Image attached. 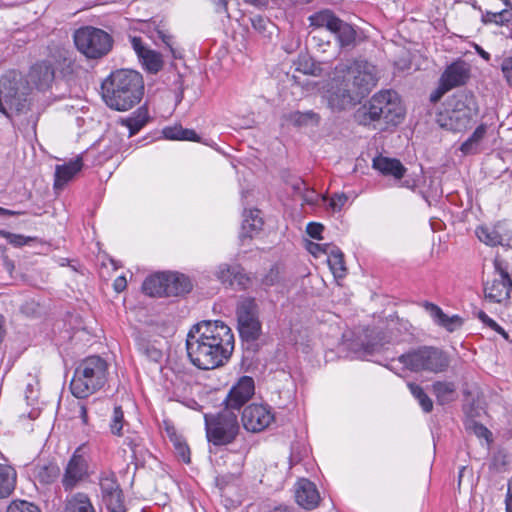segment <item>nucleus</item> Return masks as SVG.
<instances>
[{
  "mask_svg": "<svg viewBox=\"0 0 512 512\" xmlns=\"http://www.w3.org/2000/svg\"><path fill=\"white\" fill-rule=\"evenodd\" d=\"M234 349V335L220 320H204L194 324L186 337V350L191 363L209 370L224 365Z\"/></svg>",
  "mask_w": 512,
  "mask_h": 512,
  "instance_id": "nucleus-1",
  "label": "nucleus"
},
{
  "mask_svg": "<svg viewBox=\"0 0 512 512\" xmlns=\"http://www.w3.org/2000/svg\"><path fill=\"white\" fill-rule=\"evenodd\" d=\"M379 69L371 62L357 59L335 67L324 97L332 109L343 110L366 96L378 83Z\"/></svg>",
  "mask_w": 512,
  "mask_h": 512,
  "instance_id": "nucleus-2",
  "label": "nucleus"
},
{
  "mask_svg": "<svg viewBox=\"0 0 512 512\" xmlns=\"http://www.w3.org/2000/svg\"><path fill=\"white\" fill-rule=\"evenodd\" d=\"M102 99L116 111H128L136 106L144 94L142 75L131 69H119L102 82Z\"/></svg>",
  "mask_w": 512,
  "mask_h": 512,
  "instance_id": "nucleus-3",
  "label": "nucleus"
},
{
  "mask_svg": "<svg viewBox=\"0 0 512 512\" xmlns=\"http://www.w3.org/2000/svg\"><path fill=\"white\" fill-rule=\"evenodd\" d=\"M404 115L405 110L397 92L381 90L356 111L355 118L361 125H369L381 119L386 124L397 125Z\"/></svg>",
  "mask_w": 512,
  "mask_h": 512,
  "instance_id": "nucleus-4",
  "label": "nucleus"
},
{
  "mask_svg": "<svg viewBox=\"0 0 512 512\" xmlns=\"http://www.w3.org/2000/svg\"><path fill=\"white\" fill-rule=\"evenodd\" d=\"M108 374V364L100 356L83 359L76 367L70 382L71 393L83 399L101 389Z\"/></svg>",
  "mask_w": 512,
  "mask_h": 512,
  "instance_id": "nucleus-5",
  "label": "nucleus"
},
{
  "mask_svg": "<svg viewBox=\"0 0 512 512\" xmlns=\"http://www.w3.org/2000/svg\"><path fill=\"white\" fill-rule=\"evenodd\" d=\"M478 113V106L472 94L460 92L448 102L444 113L438 119L441 127L454 132L467 129Z\"/></svg>",
  "mask_w": 512,
  "mask_h": 512,
  "instance_id": "nucleus-6",
  "label": "nucleus"
},
{
  "mask_svg": "<svg viewBox=\"0 0 512 512\" xmlns=\"http://www.w3.org/2000/svg\"><path fill=\"white\" fill-rule=\"evenodd\" d=\"M206 436L216 446L232 443L240 431L237 414L226 408L215 415H204Z\"/></svg>",
  "mask_w": 512,
  "mask_h": 512,
  "instance_id": "nucleus-7",
  "label": "nucleus"
},
{
  "mask_svg": "<svg viewBox=\"0 0 512 512\" xmlns=\"http://www.w3.org/2000/svg\"><path fill=\"white\" fill-rule=\"evenodd\" d=\"M399 361L414 372L428 371L440 373L445 371L450 363L449 357L435 347H421L399 357Z\"/></svg>",
  "mask_w": 512,
  "mask_h": 512,
  "instance_id": "nucleus-8",
  "label": "nucleus"
},
{
  "mask_svg": "<svg viewBox=\"0 0 512 512\" xmlns=\"http://www.w3.org/2000/svg\"><path fill=\"white\" fill-rule=\"evenodd\" d=\"M21 83L15 74H6L0 79V112L11 119L13 114H25L30 110V101L20 91Z\"/></svg>",
  "mask_w": 512,
  "mask_h": 512,
  "instance_id": "nucleus-9",
  "label": "nucleus"
},
{
  "mask_svg": "<svg viewBox=\"0 0 512 512\" xmlns=\"http://www.w3.org/2000/svg\"><path fill=\"white\" fill-rule=\"evenodd\" d=\"M512 293V279L507 266L498 258L494 260L492 279L483 284L484 303L487 305L507 306Z\"/></svg>",
  "mask_w": 512,
  "mask_h": 512,
  "instance_id": "nucleus-10",
  "label": "nucleus"
},
{
  "mask_svg": "<svg viewBox=\"0 0 512 512\" xmlns=\"http://www.w3.org/2000/svg\"><path fill=\"white\" fill-rule=\"evenodd\" d=\"M74 43L83 55L91 59L103 57L112 48L111 36L104 30L91 26L76 30Z\"/></svg>",
  "mask_w": 512,
  "mask_h": 512,
  "instance_id": "nucleus-11",
  "label": "nucleus"
},
{
  "mask_svg": "<svg viewBox=\"0 0 512 512\" xmlns=\"http://www.w3.org/2000/svg\"><path fill=\"white\" fill-rule=\"evenodd\" d=\"M162 70L172 73L175 84L174 104L175 107L183 99L182 76L180 67L184 66L182 51L179 49L172 36L162 33Z\"/></svg>",
  "mask_w": 512,
  "mask_h": 512,
  "instance_id": "nucleus-12",
  "label": "nucleus"
},
{
  "mask_svg": "<svg viewBox=\"0 0 512 512\" xmlns=\"http://www.w3.org/2000/svg\"><path fill=\"white\" fill-rule=\"evenodd\" d=\"M238 330L242 339L256 340L261 332L257 304L254 299L245 298L237 306Z\"/></svg>",
  "mask_w": 512,
  "mask_h": 512,
  "instance_id": "nucleus-13",
  "label": "nucleus"
},
{
  "mask_svg": "<svg viewBox=\"0 0 512 512\" xmlns=\"http://www.w3.org/2000/svg\"><path fill=\"white\" fill-rule=\"evenodd\" d=\"M88 448L86 444L78 446L68 460L62 478L66 491L72 490L88 475Z\"/></svg>",
  "mask_w": 512,
  "mask_h": 512,
  "instance_id": "nucleus-14",
  "label": "nucleus"
},
{
  "mask_svg": "<svg viewBox=\"0 0 512 512\" xmlns=\"http://www.w3.org/2000/svg\"><path fill=\"white\" fill-rule=\"evenodd\" d=\"M241 420L247 431L257 433L269 427L274 414L268 405L253 403L244 408Z\"/></svg>",
  "mask_w": 512,
  "mask_h": 512,
  "instance_id": "nucleus-15",
  "label": "nucleus"
},
{
  "mask_svg": "<svg viewBox=\"0 0 512 512\" xmlns=\"http://www.w3.org/2000/svg\"><path fill=\"white\" fill-rule=\"evenodd\" d=\"M102 499L110 512H126L123 494L116 476L112 472H102L99 478Z\"/></svg>",
  "mask_w": 512,
  "mask_h": 512,
  "instance_id": "nucleus-16",
  "label": "nucleus"
},
{
  "mask_svg": "<svg viewBox=\"0 0 512 512\" xmlns=\"http://www.w3.org/2000/svg\"><path fill=\"white\" fill-rule=\"evenodd\" d=\"M255 393V383L252 377L242 376L230 388L224 399L225 407L230 410H239Z\"/></svg>",
  "mask_w": 512,
  "mask_h": 512,
  "instance_id": "nucleus-17",
  "label": "nucleus"
},
{
  "mask_svg": "<svg viewBox=\"0 0 512 512\" xmlns=\"http://www.w3.org/2000/svg\"><path fill=\"white\" fill-rule=\"evenodd\" d=\"M470 77V65L464 60L450 64L440 78L442 93L464 85Z\"/></svg>",
  "mask_w": 512,
  "mask_h": 512,
  "instance_id": "nucleus-18",
  "label": "nucleus"
},
{
  "mask_svg": "<svg viewBox=\"0 0 512 512\" xmlns=\"http://www.w3.org/2000/svg\"><path fill=\"white\" fill-rule=\"evenodd\" d=\"M216 278L224 285L246 289L250 285V277L238 264H220L215 271Z\"/></svg>",
  "mask_w": 512,
  "mask_h": 512,
  "instance_id": "nucleus-19",
  "label": "nucleus"
},
{
  "mask_svg": "<svg viewBox=\"0 0 512 512\" xmlns=\"http://www.w3.org/2000/svg\"><path fill=\"white\" fill-rule=\"evenodd\" d=\"M192 283L190 279L178 272H162V295L179 297L190 292Z\"/></svg>",
  "mask_w": 512,
  "mask_h": 512,
  "instance_id": "nucleus-20",
  "label": "nucleus"
},
{
  "mask_svg": "<svg viewBox=\"0 0 512 512\" xmlns=\"http://www.w3.org/2000/svg\"><path fill=\"white\" fill-rule=\"evenodd\" d=\"M295 499L299 506L311 510L318 505L320 496L314 483L301 479L295 485Z\"/></svg>",
  "mask_w": 512,
  "mask_h": 512,
  "instance_id": "nucleus-21",
  "label": "nucleus"
},
{
  "mask_svg": "<svg viewBox=\"0 0 512 512\" xmlns=\"http://www.w3.org/2000/svg\"><path fill=\"white\" fill-rule=\"evenodd\" d=\"M131 44L143 67L150 73L160 70V54L148 48L139 37H133Z\"/></svg>",
  "mask_w": 512,
  "mask_h": 512,
  "instance_id": "nucleus-22",
  "label": "nucleus"
},
{
  "mask_svg": "<svg viewBox=\"0 0 512 512\" xmlns=\"http://www.w3.org/2000/svg\"><path fill=\"white\" fill-rule=\"evenodd\" d=\"M83 167L81 156L70 160L62 165H57L55 168L54 187L61 189L64 187Z\"/></svg>",
  "mask_w": 512,
  "mask_h": 512,
  "instance_id": "nucleus-23",
  "label": "nucleus"
},
{
  "mask_svg": "<svg viewBox=\"0 0 512 512\" xmlns=\"http://www.w3.org/2000/svg\"><path fill=\"white\" fill-rule=\"evenodd\" d=\"M29 79L38 90L47 89L54 80L52 65L47 62L36 63L30 70Z\"/></svg>",
  "mask_w": 512,
  "mask_h": 512,
  "instance_id": "nucleus-24",
  "label": "nucleus"
},
{
  "mask_svg": "<svg viewBox=\"0 0 512 512\" xmlns=\"http://www.w3.org/2000/svg\"><path fill=\"white\" fill-rule=\"evenodd\" d=\"M372 167L379 171L382 175L391 176L395 179H401L406 172V168L398 159L389 158L382 155H379L373 159Z\"/></svg>",
  "mask_w": 512,
  "mask_h": 512,
  "instance_id": "nucleus-25",
  "label": "nucleus"
},
{
  "mask_svg": "<svg viewBox=\"0 0 512 512\" xmlns=\"http://www.w3.org/2000/svg\"><path fill=\"white\" fill-rule=\"evenodd\" d=\"M426 310L429 312L432 319L440 326L444 327L449 332L455 331L462 325V319L457 316H448L446 315L442 309L432 303L426 304Z\"/></svg>",
  "mask_w": 512,
  "mask_h": 512,
  "instance_id": "nucleus-26",
  "label": "nucleus"
},
{
  "mask_svg": "<svg viewBox=\"0 0 512 512\" xmlns=\"http://www.w3.org/2000/svg\"><path fill=\"white\" fill-rule=\"evenodd\" d=\"M165 429L169 440L171 441L176 456L181 459L184 463H190V449L186 442V439L179 434L176 429L166 424Z\"/></svg>",
  "mask_w": 512,
  "mask_h": 512,
  "instance_id": "nucleus-27",
  "label": "nucleus"
},
{
  "mask_svg": "<svg viewBox=\"0 0 512 512\" xmlns=\"http://www.w3.org/2000/svg\"><path fill=\"white\" fill-rule=\"evenodd\" d=\"M456 390V384L451 381H436L432 384V393L435 395L440 405H445L456 400Z\"/></svg>",
  "mask_w": 512,
  "mask_h": 512,
  "instance_id": "nucleus-28",
  "label": "nucleus"
},
{
  "mask_svg": "<svg viewBox=\"0 0 512 512\" xmlns=\"http://www.w3.org/2000/svg\"><path fill=\"white\" fill-rule=\"evenodd\" d=\"M262 225L263 221L260 217L259 210H249L245 212L240 234L241 240L244 241L246 238H252L254 234L261 230Z\"/></svg>",
  "mask_w": 512,
  "mask_h": 512,
  "instance_id": "nucleus-29",
  "label": "nucleus"
},
{
  "mask_svg": "<svg viewBox=\"0 0 512 512\" xmlns=\"http://www.w3.org/2000/svg\"><path fill=\"white\" fill-rule=\"evenodd\" d=\"M309 21L311 26L315 28H325L333 33L341 19L332 11L326 9L312 14L309 17Z\"/></svg>",
  "mask_w": 512,
  "mask_h": 512,
  "instance_id": "nucleus-30",
  "label": "nucleus"
},
{
  "mask_svg": "<svg viewBox=\"0 0 512 512\" xmlns=\"http://www.w3.org/2000/svg\"><path fill=\"white\" fill-rule=\"evenodd\" d=\"M16 473L10 466L0 464V498L8 497L14 490Z\"/></svg>",
  "mask_w": 512,
  "mask_h": 512,
  "instance_id": "nucleus-31",
  "label": "nucleus"
},
{
  "mask_svg": "<svg viewBox=\"0 0 512 512\" xmlns=\"http://www.w3.org/2000/svg\"><path fill=\"white\" fill-rule=\"evenodd\" d=\"M327 263L335 278H342L346 274L344 255L341 250L334 246L327 254Z\"/></svg>",
  "mask_w": 512,
  "mask_h": 512,
  "instance_id": "nucleus-32",
  "label": "nucleus"
},
{
  "mask_svg": "<svg viewBox=\"0 0 512 512\" xmlns=\"http://www.w3.org/2000/svg\"><path fill=\"white\" fill-rule=\"evenodd\" d=\"M333 34L335 35L341 48L351 47L355 44L357 35L355 29L350 24L342 20L337 25V28L334 30Z\"/></svg>",
  "mask_w": 512,
  "mask_h": 512,
  "instance_id": "nucleus-33",
  "label": "nucleus"
},
{
  "mask_svg": "<svg viewBox=\"0 0 512 512\" xmlns=\"http://www.w3.org/2000/svg\"><path fill=\"white\" fill-rule=\"evenodd\" d=\"M162 138L169 140H186L199 142L200 137L192 129H184L181 126H170L162 129Z\"/></svg>",
  "mask_w": 512,
  "mask_h": 512,
  "instance_id": "nucleus-34",
  "label": "nucleus"
},
{
  "mask_svg": "<svg viewBox=\"0 0 512 512\" xmlns=\"http://www.w3.org/2000/svg\"><path fill=\"white\" fill-rule=\"evenodd\" d=\"M65 512H95V510L86 494L77 493L68 500Z\"/></svg>",
  "mask_w": 512,
  "mask_h": 512,
  "instance_id": "nucleus-35",
  "label": "nucleus"
},
{
  "mask_svg": "<svg viewBox=\"0 0 512 512\" xmlns=\"http://www.w3.org/2000/svg\"><path fill=\"white\" fill-rule=\"evenodd\" d=\"M285 120L294 126H306L309 123L318 124L320 117L312 112L293 111L284 116Z\"/></svg>",
  "mask_w": 512,
  "mask_h": 512,
  "instance_id": "nucleus-36",
  "label": "nucleus"
},
{
  "mask_svg": "<svg viewBox=\"0 0 512 512\" xmlns=\"http://www.w3.org/2000/svg\"><path fill=\"white\" fill-rule=\"evenodd\" d=\"M478 239L490 246L502 244L503 236L498 227L481 226L476 229Z\"/></svg>",
  "mask_w": 512,
  "mask_h": 512,
  "instance_id": "nucleus-37",
  "label": "nucleus"
},
{
  "mask_svg": "<svg viewBox=\"0 0 512 512\" xmlns=\"http://www.w3.org/2000/svg\"><path fill=\"white\" fill-rule=\"evenodd\" d=\"M411 394L418 400L422 410L429 413L433 410V402L431 398L425 393L423 388L418 384L409 382L407 384Z\"/></svg>",
  "mask_w": 512,
  "mask_h": 512,
  "instance_id": "nucleus-38",
  "label": "nucleus"
},
{
  "mask_svg": "<svg viewBox=\"0 0 512 512\" xmlns=\"http://www.w3.org/2000/svg\"><path fill=\"white\" fill-rule=\"evenodd\" d=\"M142 291L145 295L150 297L160 295V272H156L144 280Z\"/></svg>",
  "mask_w": 512,
  "mask_h": 512,
  "instance_id": "nucleus-39",
  "label": "nucleus"
},
{
  "mask_svg": "<svg viewBox=\"0 0 512 512\" xmlns=\"http://www.w3.org/2000/svg\"><path fill=\"white\" fill-rule=\"evenodd\" d=\"M487 127L484 124L479 125L473 134L461 145V151L469 153L475 144H478L486 134Z\"/></svg>",
  "mask_w": 512,
  "mask_h": 512,
  "instance_id": "nucleus-40",
  "label": "nucleus"
},
{
  "mask_svg": "<svg viewBox=\"0 0 512 512\" xmlns=\"http://www.w3.org/2000/svg\"><path fill=\"white\" fill-rule=\"evenodd\" d=\"M125 426L124 414L120 406H116L113 410V415L110 421V429L112 434L121 436L123 435V428Z\"/></svg>",
  "mask_w": 512,
  "mask_h": 512,
  "instance_id": "nucleus-41",
  "label": "nucleus"
},
{
  "mask_svg": "<svg viewBox=\"0 0 512 512\" xmlns=\"http://www.w3.org/2000/svg\"><path fill=\"white\" fill-rule=\"evenodd\" d=\"M139 349L140 351L149 359L150 361L154 363H158L160 360V350L157 347V343H150L149 341H146L142 339L139 342Z\"/></svg>",
  "mask_w": 512,
  "mask_h": 512,
  "instance_id": "nucleus-42",
  "label": "nucleus"
},
{
  "mask_svg": "<svg viewBox=\"0 0 512 512\" xmlns=\"http://www.w3.org/2000/svg\"><path fill=\"white\" fill-rule=\"evenodd\" d=\"M7 512H41L33 503L25 500H15L10 503Z\"/></svg>",
  "mask_w": 512,
  "mask_h": 512,
  "instance_id": "nucleus-43",
  "label": "nucleus"
},
{
  "mask_svg": "<svg viewBox=\"0 0 512 512\" xmlns=\"http://www.w3.org/2000/svg\"><path fill=\"white\" fill-rule=\"evenodd\" d=\"M0 235L5 238L10 244L15 247H21L26 245L29 241L32 240L30 237H26L21 234H14L7 231H0Z\"/></svg>",
  "mask_w": 512,
  "mask_h": 512,
  "instance_id": "nucleus-44",
  "label": "nucleus"
},
{
  "mask_svg": "<svg viewBox=\"0 0 512 512\" xmlns=\"http://www.w3.org/2000/svg\"><path fill=\"white\" fill-rule=\"evenodd\" d=\"M333 245L331 244H318L315 242H307L306 249L315 257H318L322 254L327 255L330 251V248H332Z\"/></svg>",
  "mask_w": 512,
  "mask_h": 512,
  "instance_id": "nucleus-45",
  "label": "nucleus"
},
{
  "mask_svg": "<svg viewBox=\"0 0 512 512\" xmlns=\"http://www.w3.org/2000/svg\"><path fill=\"white\" fill-rule=\"evenodd\" d=\"M347 200L348 196L345 193H335L330 198L329 207L334 212L340 211Z\"/></svg>",
  "mask_w": 512,
  "mask_h": 512,
  "instance_id": "nucleus-46",
  "label": "nucleus"
},
{
  "mask_svg": "<svg viewBox=\"0 0 512 512\" xmlns=\"http://www.w3.org/2000/svg\"><path fill=\"white\" fill-rule=\"evenodd\" d=\"M164 378V388L167 391L172 389L173 394L175 393V390L178 389L182 384L181 378L177 373H173V376L169 378L168 373L166 372Z\"/></svg>",
  "mask_w": 512,
  "mask_h": 512,
  "instance_id": "nucleus-47",
  "label": "nucleus"
},
{
  "mask_svg": "<svg viewBox=\"0 0 512 512\" xmlns=\"http://www.w3.org/2000/svg\"><path fill=\"white\" fill-rule=\"evenodd\" d=\"M280 280V269L277 266L272 267L263 277L262 282L266 286H272Z\"/></svg>",
  "mask_w": 512,
  "mask_h": 512,
  "instance_id": "nucleus-48",
  "label": "nucleus"
},
{
  "mask_svg": "<svg viewBox=\"0 0 512 512\" xmlns=\"http://www.w3.org/2000/svg\"><path fill=\"white\" fill-rule=\"evenodd\" d=\"M509 7H505L502 10L491 13L490 15L493 17V23L497 25H504L505 23L509 22L512 14L508 11Z\"/></svg>",
  "mask_w": 512,
  "mask_h": 512,
  "instance_id": "nucleus-49",
  "label": "nucleus"
},
{
  "mask_svg": "<svg viewBox=\"0 0 512 512\" xmlns=\"http://www.w3.org/2000/svg\"><path fill=\"white\" fill-rule=\"evenodd\" d=\"M323 230H324V226L322 224L316 223V222H310V223H308V225L306 227L307 234L311 238H314L317 240L322 239L321 233L323 232Z\"/></svg>",
  "mask_w": 512,
  "mask_h": 512,
  "instance_id": "nucleus-50",
  "label": "nucleus"
},
{
  "mask_svg": "<svg viewBox=\"0 0 512 512\" xmlns=\"http://www.w3.org/2000/svg\"><path fill=\"white\" fill-rule=\"evenodd\" d=\"M478 438H484L486 440L491 436V432L482 424L473 422L468 427Z\"/></svg>",
  "mask_w": 512,
  "mask_h": 512,
  "instance_id": "nucleus-51",
  "label": "nucleus"
},
{
  "mask_svg": "<svg viewBox=\"0 0 512 512\" xmlns=\"http://www.w3.org/2000/svg\"><path fill=\"white\" fill-rule=\"evenodd\" d=\"M502 71L508 82L512 84V58H508L503 61Z\"/></svg>",
  "mask_w": 512,
  "mask_h": 512,
  "instance_id": "nucleus-52",
  "label": "nucleus"
},
{
  "mask_svg": "<svg viewBox=\"0 0 512 512\" xmlns=\"http://www.w3.org/2000/svg\"><path fill=\"white\" fill-rule=\"evenodd\" d=\"M127 287L126 277L121 275L118 276L113 282V288L117 293L124 291Z\"/></svg>",
  "mask_w": 512,
  "mask_h": 512,
  "instance_id": "nucleus-53",
  "label": "nucleus"
},
{
  "mask_svg": "<svg viewBox=\"0 0 512 512\" xmlns=\"http://www.w3.org/2000/svg\"><path fill=\"white\" fill-rule=\"evenodd\" d=\"M486 325L488 327H490L492 330H494L495 332H497L498 334H500L501 336H503L505 339H508L507 332L500 325H498L493 319L490 318V320L486 323Z\"/></svg>",
  "mask_w": 512,
  "mask_h": 512,
  "instance_id": "nucleus-54",
  "label": "nucleus"
},
{
  "mask_svg": "<svg viewBox=\"0 0 512 512\" xmlns=\"http://www.w3.org/2000/svg\"><path fill=\"white\" fill-rule=\"evenodd\" d=\"M506 512H512V479L508 482V490L505 499Z\"/></svg>",
  "mask_w": 512,
  "mask_h": 512,
  "instance_id": "nucleus-55",
  "label": "nucleus"
},
{
  "mask_svg": "<svg viewBox=\"0 0 512 512\" xmlns=\"http://www.w3.org/2000/svg\"><path fill=\"white\" fill-rule=\"evenodd\" d=\"M217 13L227 12V0H212Z\"/></svg>",
  "mask_w": 512,
  "mask_h": 512,
  "instance_id": "nucleus-56",
  "label": "nucleus"
},
{
  "mask_svg": "<svg viewBox=\"0 0 512 512\" xmlns=\"http://www.w3.org/2000/svg\"><path fill=\"white\" fill-rule=\"evenodd\" d=\"M79 417L81 418L83 424L88 423L87 409L82 404L79 405Z\"/></svg>",
  "mask_w": 512,
  "mask_h": 512,
  "instance_id": "nucleus-57",
  "label": "nucleus"
},
{
  "mask_svg": "<svg viewBox=\"0 0 512 512\" xmlns=\"http://www.w3.org/2000/svg\"><path fill=\"white\" fill-rule=\"evenodd\" d=\"M475 49L482 58L489 60L490 55L488 52L484 51L479 45H475Z\"/></svg>",
  "mask_w": 512,
  "mask_h": 512,
  "instance_id": "nucleus-58",
  "label": "nucleus"
},
{
  "mask_svg": "<svg viewBox=\"0 0 512 512\" xmlns=\"http://www.w3.org/2000/svg\"><path fill=\"white\" fill-rule=\"evenodd\" d=\"M478 317L484 324L490 320V317L483 311L478 313Z\"/></svg>",
  "mask_w": 512,
  "mask_h": 512,
  "instance_id": "nucleus-59",
  "label": "nucleus"
},
{
  "mask_svg": "<svg viewBox=\"0 0 512 512\" xmlns=\"http://www.w3.org/2000/svg\"><path fill=\"white\" fill-rule=\"evenodd\" d=\"M443 94L444 93H442V88L440 86L438 91L436 92V94L431 95V100L432 101H437Z\"/></svg>",
  "mask_w": 512,
  "mask_h": 512,
  "instance_id": "nucleus-60",
  "label": "nucleus"
},
{
  "mask_svg": "<svg viewBox=\"0 0 512 512\" xmlns=\"http://www.w3.org/2000/svg\"><path fill=\"white\" fill-rule=\"evenodd\" d=\"M17 212L0 207V215H16Z\"/></svg>",
  "mask_w": 512,
  "mask_h": 512,
  "instance_id": "nucleus-61",
  "label": "nucleus"
},
{
  "mask_svg": "<svg viewBox=\"0 0 512 512\" xmlns=\"http://www.w3.org/2000/svg\"><path fill=\"white\" fill-rule=\"evenodd\" d=\"M492 12H486V14L483 16V21L485 23H493V17L490 15Z\"/></svg>",
  "mask_w": 512,
  "mask_h": 512,
  "instance_id": "nucleus-62",
  "label": "nucleus"
},
{
  "mask_svg": "<svg viewBox=\"0 0 512 512\" xmlns=\"http://www.w3.org/2000/svg\"><path fill=\"white\" fill-rule=\"evenodd\" d=\"M270 512H290V510L287 507L279 506V507H275Z\"/></svg>",
  "mask_w": 512,
  "mask_h": 512,
  "instance_id": "nucleus-63",
  "label": "nucleus"
},
{
  "mask_svg": "<svg viewBox=\"0 0 512 512\" xmlns=\"http://www.w3.org/2000/svg\"><path fill=\"white\" fill-rule=\"evenodd\" d=\"M244 2L251 4L253 6H259L261 5V0H244Z\"/></svg>",
  "mask_w": 512,
  "mask_h": 512,
  "instance_id": "nucleus-64",
  "label": "nucleus"
}]
</instances>
